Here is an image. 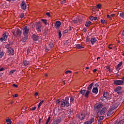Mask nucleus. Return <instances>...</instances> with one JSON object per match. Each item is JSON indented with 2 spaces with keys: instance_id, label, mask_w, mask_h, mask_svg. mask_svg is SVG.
Listing matches in <instances>:
<instances>
[{
  "instance_id": "f257e3e1",
  "label": "nucleus",
  "mask_w": 124,
  "mask_h": 124,
  "mask_svg": "<svg viewBox=\"0 0 124 124\" xmlns=\"http://www.w3.org/2000/svg\"><path fill=\"white\" fill-rule=\"evenodd\" d=\"M69 98H68V97H66L65 99H62L61 101L57 100L56 101V103L63 108L64 107H69V106H70V104L69 103Z\"/></svg>"
},
{
  "instance_id": "f03ea898",
  "label": "nucleus",
  "mask_w": 124,
  "mask_h": 124,
  "mask_svg": "<svg viewBox=\"0 0 124 124\" xmlns=\"http://www.w3.org/2000/svg\"><path fill=\"white\" fill-rule=\"evenodd\" d=\"M23 35H27L29 36V32H30V28L26 26L23 29L22 31Z\"/></svg>"
},
{
  "instance_id": "7ed1b4c3",
  "label": "nucleus",
  "mask_w": 124,
  "mask_h": 124,
  "mask_svg": "<svg viewBox=\"0 0 124 124\" xmlns=\"http://www.w3.org/2000/svg\"><path fill=\"white\" fill-rule=\"evenodd\" d=\"M114 85H116V86H122L124 84V80H113Z\"/></svg>"
},
{
  "instance_id": "20e7f679",
  "label": "nucleus",
  "mask_w": 124,
  "mask_h": 124,
  "mask_svg": "<svg viewBox=\"0 0 124 124\" xmlns=\"http://www.w3.org/2000/svg\"><path fill=\"white\" fill-rule=\"evenodd\" d=\"M41 28H42L41 22H37L36 26V30L37 31H38V32H41Z\"/></svg>"
},
{
  "instance_id": "39448f33",
  "label": "nucleus",
  "mask_w": 124,
  "mask_h": 124,
  "mask_svg": "<svg viewBox=\"0 0 124 124\" xmlns=\"http://www.w3.org/2000/svg\"><path fill=\"white\" fill-rule=\"evenodd\" d=\"M103 107V105L100 103H98L95 105L94 109H95V110L97 112V111H98L99 110H100V109H101V108H102Z\"/></svg>"
},
{
  "instance_id": "423d86ee",
  "label": "nucleus",
  "mask_w": 124,
  "mask_h": 124,
  "mask_svg": "<svg viewBox=\"0 0 124 124\" xmlns=\"http://www.w3.org/2000/svg\"><path fill=\"white\" fill-rule=\"evenodd\" d=\"M107 110V108H102V109L100 110V112L99 111H98L97 112L98 116H101V115H104V114H105V113L106 112Z\"/></svg>"
},
{
  "instance_id": "0eeeda50",
  "label": "nucleus",
  "mask_w": 124,
  "mask_h": 124,
  "mask_svg": "<svg viewBox=\"0 0 124 124\" xmlns=\"http://www.w3.org/2000/svg\"><path fill=\"white\" fill-rule=\"evenodd\" d=\"M21 8L23 9V10H26L27 9V4L24 1H23L21 4Z\"/></svg>"
},
{
  "instance_id": "6e6552de",
  "label": "nucleus",
  "mask_w": 124,
  "mask_h": 124,
  "mask_svg": "<svg viewBox=\"0 0 124 124\" xmlns=\"http://www.w3.org/2000/svg\"><path fill=\"white\" fill-rule=\"evenodd\" d=\"M78 119H79V120H84L86 117V114L83 113L79 114L78 115Z\"/></svg>"
},
{
  "instance_id": "1a4fd4ad",
  "label": "nucleus",
  "mask_w": 124,
  "mask_h": 124,
  "mask_svg": "<svg viewBox=\"0 0 124 124\" xmlns=\"http://www.w3.org/2000/svg\"><path fill=\"white\" fill-rule=\"evenodd\" d=\"M93 122H94V118L92 117L89 121L84 122V124H92Z\"/></svg>"
},
{
  "instance_id": "9d476101",
  "label": "nucleus",
  "mask_w": 124,
  "mask_h": 124,
  "mask_svg": "<svg viewBox=\"0 0 124 124\" xmlns=\"http://www.w3.org/2000/svg\"><path fill=\"white\" fill-rule=\"evenodd\" d=\"M39 39V36L37 35L33 34L32 35V40L33 41H35L36 42V41H38V40Z\"/></svg>"
},
{
  "instance_id": "9b49d317",
  "label": "nucleus",
  "mask_w": 124,
  "mask_h": 124,
  "mask_svg": "<svg viewBox=\"0 0 124 124\" xmlns=\"http://www.w3.org/2000/svg\"><path fill=\"white\" fill-rule=\"evenodd\" d=\"M16 37L21 36V35H22V31L20 30V29H17L16 30Z\"/></svg>"
},
{
  "instance_id": "f8f14e48",
  "label": "nucleus",
  "mask_w": 124,
  "mask_h": 124,
  "mask_svg": "<svg viewBox=\"0 0 124 124\" xmlns=\"http://www.w3.org/2000/svg\"><path fill=\"white\" fill-rule=\"evenodd\" d=\"M61 25H62V23L60 21H57L55 23V27H56V29L60 28L61 27Z\"/></svg>"
},
{
  "instance_id": "ddd939ff",
  "label": "nucleus",
  "mask_w": 124,
  "mask_h": 124,
  "mask_svg": "<svg viewBox=\"0 0 124 124\" xmlns=\"http://www.w3.org/2000/svg\"><path fill=\"white\" fill-rule=\"evenodd\" d=\"M90 41H91L92 45H93V44H94V43H95V42H98V41H97V39H96V38H95L94 37L92 38L91 39Z\"/></svg>"
},
{
  "instance_id": "4468645a",
  "label": "nucleus",
  "mask_w": 124,
  "mask_h": 124,
  "mask_svg": "<svg viewBox=\"0 0 124 124\" xmlns=\"http://www.w3.org/2000/svg\"><path fill=\"white\" fill-rule=\"evenodd\" d=\"M92 93H95V94H96L97 93H98V88L93 87L92 90Z\"/></svg>"
},
{
  "instance_id": "2eb2a0df",
  "label": "nucleus",
  "mask_w": 124,
  "mask_h": 124,
  "mask_svg": "<svg viewBox=\"0 0 124 124\" xmlns=\"http://www.w3.org/2000/svg\"><path fill=\"white\" fill-rule=\"evenodd\" d=\"M29 38V36L28 35H24V37L22 38V39L21 41L23 42V43H25L27 40H28V39Z\"/></svg>"
},
{
  "instance_id": "dca6fc26",
  "label": "nucleus",
  "mask_w": 124,
  "mask_h": 124,
  "mask_svg": "<svg viewBox=\"0 0 124 124\" xmlns=\"http://www.w3.org/2000/svg\"><path fill=\"white\" fill-rule=\"evenodd\" d=\"M8 53L10 55H12V56H14V48H11L10 49L8 50Z\"/></svg>"
},
{
  "instance_id": "f3484780",
  "label": "nucleus",
  "mask_w": 124,
  "mask_h": 124,
  "mask_svg": "<svg viewBox=\"0 0 124 124\" xmlns=\"http://www.w3.org/2000/svg\"><path fill=\"white\" fill-rule=\"evenodd\" d=\"M93 84H94V82H92L88 86V87L87 89V90H88V91H89V92H91V91H92V89H93Z\"/></svg>"
},
{
  "instance_id": "a211bd4d",
  "label": "nucleus",
  "mask_w": 124,
  "mask_h": 124,
  "mask_svg": "<svg viewBox=\"0 0 124 124\" xmlns=\"http://www.w3.org/2000/svg\"><path fill=\"white\" fill-rule=\"evenodd\" d=\"M2 38H3L4 41H5V40L7 39V33L6 32H5L3 34V36Z\"/></svg>"
},
{
  "instance_id": "6ab92c4d",
  "label": "nucleus",
  "mask_w": 124,
  "mask_h": 124,
  "mask_svg": "<svg viewBox=\"0 0 124 124\" xmlns=\"http://www.w3.org/2000/svg\"><path fill=\"white\" fill-rule=\"evenodd\" d=\"M121 90H122V87L121 86H118L114 90V92L115 93H117L118 92H120V91H121Z\"/></svg>"
},
{
  "instance_id": "aec40b11",
  "label": "nucleus",
  "mask_w": 124,
  "mask_h": 124,
  "mask_svg": "<svg viewBox=\"0 0 124 124\" xmlns=\"http://www.w3.org/2000/svg\"><path fill=\"white\" fill-rule=\"evenodd\" d=\"M76 47L77 48H78V49H83L84 48V46H82L80 44H78L76 45Z\"/></svg>"
},
{
  "instance_id": "412c9836",
  "label": "nucleus",
  "mask_w": 124,
  "mask_h": 124,
  "mask_svg": "<svg viewBox=\"0 0 124 124\" xmlns=\"http://www.w3.org/2000/svg\"><path fill=\"white\" fill-rule=\"evenodd\" d=\"M86 90L83 89V88H82V89L80 91V93L82 95H84V94H85V93H86Z\"/></svg>"
},
{
  "instance_id": "4be33fe9",
  "label": "nucleus",
  "mask_w": 124,
  "mask_h": 124,
  "mask_svg": "<svg viewBox=\"0 0 124 124\" xmlns=\"http://www.w3.org/2000/svg\"><path fill=\"white\" fill-rule=\"evenodd\" d=\"M103 95L106 99H107L108 98V93L107 92H104L103 94Z\"/></svg>"
},
{
  "instance_id": "5701e85b",
  "label": "nucleus",
  "mask_w": 124,
  "mask_h": 124,
  "mask_svg": "<svg viewBox=\"0 0 124 124\" xmlns=\"http://www.w3.org/2000/svg\"><path fill=\"white\" fill-rule=\"evenodd\" d=\"M90 91H89V90H87L86 92V93L84 94V96L85 97H86L87 98H88V97H89V94H90Z\"/></svg>"
},
{
  "instance_id": "b1692460",
  "label": "nucleus",
  "mask_w": 124,
  "mask_h": 124,
  "mask_svg": "<svg viewBox=\"0 0 124 124\" xmlns=\"http://www.w3.org/2000/svg\"><path fill=\"white\" fill-rule=\"evenodd\" d=\"M61 121H62L61 119H58L54 120V122L55 124H60V123H61Z\"/></svg>"
},
{
  "instance_id": "393cba45",
  "label": "nucleus",
  "mask_w": 124,
  "mask_h": 124,
  "mask_svg": "<svg viewBox=\"0 0 124 124\" xmlns=\"http://www.w3.org/2000/svg\"><path fill=\"white\" fill-rule=\"evenodd\" d=\"M30 63V62H29L27 60H24L23 61V64L25 66H27V65H29V64Z\"/></svg>"
},
{
  "instance_id": "a878e982",
  "label": "nucleus",
  "mask_w": 124,
  "mask_h": 124,
  "mask_svg": "<svg viewBox=\"0 0 124 124\" xmlns=\"http://www.w3.org/2000/svg\"><path fill=\"white\" fill-rule=\"evenodd\" d=\"M91 24H92V22L91 21H87L85 23V26L86 27H90L91 26Z\"/></svg>"
},
{
  "instance_id": "bb28decb",
  "label": "nucleus",
  "mask_w": 124,
  "mask_h": 124,
  "mask_svg": "<svg viewBox=\"0 0 124 124\" xmlns=\"http://www.w3.org/2000/svg\"><path fill=\"white\" fill-rule=\"evenodd\" d=\"M78 19H79V17H78V16H77V17L74 18V23L75 24H76V23H77V22H78Z\"/></svg>"
},
{
  "instance_id": "cd10ccee",
  "label": "nucleus",
  "mask_w": 124,
  "mask_h": 124,
  "mask_svg": "<svg viewBox=\"0 0 124 124\" xmlns=\"http://www.w3.org/2000/svg\"><path fill=\"white\" fill-rule=\"evenodd\" d=\"M41 21L42 22H43V23H44V24H45L46 25H48V23H47V20L42 19Z\"/></svg>"
},
{
  "instance_id": "c85d7f7f",
  "label": "nucleus",
  "mask_w": 124,
  "mask_h": 124,
  "mask_svg": "<svg viewBox=\"0 0 124 124\" xmlns=\"http://www.w3.org/2000/svg\"><path fill=\"white\" fill-rule=\"evenodd\" d=\"M4 54L3 53V51L0 52V59H1V58H2V57H3Z\"/></svg>"
},
{
  "instance_id": "c756f323",
  "label": "nucleus",
  "mask_w": 124,
  "mask_h": 124,
  "mask_svg": "<svg viewBox=\"0 0 124 124\" xmlns=\"http://www.w3.org/2000/svg\"><path fill=\"white\" fill-rule=\"evenodd\" d=\"M48 46L49 48H53L54 47V44L52 43H50L49 44Z\"/></svg>"
},
{
  "instance_id": "7c9ffc66",
  "label": "nucleus",
  "mask_w": 124,
  "mask_h": 124,
  "mask_svg": "<svg viewBox=\"0 0 124 124\" xmlns=\"http://www.w3.org/2000/svg\"><path fill=\"white\" fill-rule=\"evenodd\" d=\"M101 24H105L106 23V21L105 19H101L100 20Z\"/></svg>"
},
{
  "instance_id": "2f4dec72",
  "label": "nucleus",
  "mask_w": 124,
  "mask_h": 124,
  "mask_svg": "<svg viewBox=\"0 0 124 124\" xmlns=\"http://www.w3.org/2000/svg\"><path fill=\"white\" fill-rule=\"evenodd\" d=\"M120 16L121 17V18H124V12H121L120 13Z\"/></svg>"
},
{
  "instance_id": "473e14b6",
  "label": "nucleus",
  "mask_w": 124,
  "mask_h": 124,
  "mask_svg": "<svg viewBox=\"0 0 124 124\" xmlns=\"http://www.w3.org/2000/svg\"><path fill=\"white\" fill-rule=\"evenodd\" d=\"M9 45L8 44V45H6L5 47V48H6V49H7L8 50H9L10 49H11V47H9Z\"/></svg>"
},
{
  "instance_id": "72a5a7b5",
  "label": "nucleus",
  "mask_w": 124,
  "mask_h": 124,
  "mask_svg": "<svg viewBox=\"0 0 124 124\" xmlns=\"http://www.w3.org/2000/svg\"><path fill=\"white\" fill-rule=\"evenodd\" d=\"M73 101H74V97H71L70 98V103H73Z\"/></svg>"
},
{
  "instance_id": "f704fd0d",
  "label": "nucleus",
  "mask_w": 124,
  "mask_h": 124,
  "mask_svg": "<svg viewBox=\"0 0 124 124\" xmlns=\"http://www.w3.org/2000/svg\"><path fill=\"white\" fill-rule=\"evenodd\" d=\"M102 120H104V116H100L99 117L98 121H102Z\"/></svg>"
},
{
  "instance_id": "c9c22d12",
  "label": "nucleus",
  "mask_w": 124,
  "mask_h": 124,
  "mask_svg": "<svg viewBox=\"0 0 124 124\" xmlns=\"http://www.w3.org/2000/svg\"><path fill=\"white\" fill-rule=\"evenodd\" d=\"M122 64H123V62H120L119 64H118L117 67L120 68V67H121V66H122Z\"/></svg>"
},
{
  "instance_id": "e433bc0d",
  "label": "nucleus",
  "mask_w": 124,
  "mask_h": 124,
  "mask_svg": "<svg viewBox=\"0 0 124 124\" xmlns=\"http://www.w3.org/2000/svg\"><path fill=\"white\" fill-rule=\"evenodd\" d=\"M58 35H59V38H62V32L60 31L58 33Z\"/></svg>"
},
{
  "instance_id": "4c0bfd02",
  "label": "nucleus",
  "mask_w": 124,
  "mask_h": 124,
  "mask_svg": "<svg viewBox=\"0 0 124 124\" xmlns=\"http://www.w3.org/2000/svg\"><path fill=\"white\" fill-rule=\"evenodd\" d=\"M6 123H12V122L11 121V120H10V119H6Z\"/></svg>"
},
{
  "instance_id": "58836bf2",
  "label": "nucleus",
  "mask_w": 124,
  "mask_h": 124,
  "mask_svg": "<svg viewBox=\"0 0 124 124\" xmlns=\"http://www.w3.org/2000/svg\"><path fill=\"white\" fill-rule=\"evenodd\" d=\"M12 33L14 35V36H16L17 37V34H16V31H12Z\"/></svg>"
},
{
  "instance_id": "ea45409f",
  "label": "nucleus",
  "mask_w": 124,
  "mask_h": 124,
  "mask_svg": "<svg viewBox=\"0 0 124 124\" xmlns=\"http://www.w3.org/2000/svg\"><path fill=\"white\" fill-rule=\"evenodd\" d=\"M61 1L62 4H64V3H65V2H66V0H62Z\"/></svg>"
},
{
  "instance_id": "a19ab883",
  "label": "nucleus",
  "mask_w": 124,
  "mask_h": 124,
  "mask_svg": "<svg viewBox=\"0 0 124 124\" xmlns=\"http://www.w3.org/2000/svg\"><path fill=\"white\" fill-rule=\"evenodd\" d=\"M72 73V72L70 70H67L65 72V74H68V73Z\"/></svg>"
},
{
  "instance_id": "79ce46f5",
  "label": "nucleus",
  "mask_w": 124,
  "mask_h": 124,
  "mask_svg": "<svg viewBox=\"0 0 124 124\" xmlns=\"http://www.w3.org/2000/svg\"><path fill=\"white\" fill-rule=\"evenodd\" d=\"M46 15L48 17H51V15L50 14V13L47 12L46 14Z\"/></svg>"
},
{
  "instance_id": "37998d69",
  "label": "nucleus",
  "mask_w": 124,
  "mask_h": 124,
  "mask_svg": "<svg viewBox=\"0 0 124 124\" xmlns=\"http://www.w3.org/2000/svg\"><path fill=\"white\" fill-rule=\"evenodd\" d=\"M97 8H99V9H100V8H101V5L99 4L97 5Z\"/></svg>"
},
{
  "instance_id": "c03bdc74",
  "label": "nucleus",
  "mask_w": 124,
  "mask_h": 124,
  "mask_svg": "<svg viewBox=\"0 0 124 124\" xmlns=\"http://www.w3.org/2000/svg\"><path fill=\"white\" fill-rule=\"evenodd\" d=\"M19 16H20V17L21 18H23L24 16V14H23V13L20 14V15H19Z\"/></svg>"
},
{
  "instance_id": "a18cd8bd",
  "label": "nucleus",
  "mask_w": 124,
  "mask_h": 124,
  "mask_svg": "<svg viewBox=\"0 0 124 124\" xmlns=\"http://www.w3.org/2000/svg\"><path fill=\"white\" fill-rule=\"evenodd\" d=\"M116 108H117V107L114 108V107H112L109 110V111H110V112L111 111H113V110H115V109H116Z\"/></svg>"
},
{
  "instance_id": "49530a36",
  "label": "nucleus",
  "mask_w": 124,
  "mask_h": 124,
  "mask_svg": "<svg viewBox=\"0 0 124 124\" xmlns=\"http://www.w3.org/2000/svg\"><path fill=\"white\" fill-rule=\"evenodd\" d=\"M90 21H93V16H90Z\"/></svg>"
},
{
  "instance_id": "de8ad7c7",
  "label": "nucleus",
  "mask_w": 124,
  "mask_h": 124,
  "mask_svg": "<svg viewBox=\"0 0 124 124\" xmlns=\"http://www.w3.org/2000/svg\"><path fill=\"white\" fill-rule=\"evenodd\" d=\"M63 33H67L68 32V29H66L63 31Z\"/></svg>"
},
{
  "instance_id": "09e8293b",
  "label": "nucleus",
  "mask_w": 124,
  "mask_h": 124,
  "mask_svg": "<svg viewBox=\"0 0 124 124\" xmlns=\"http://www.w3.org/2000/svg\"><path fill=\"white\" fill-rule=\"evenodd\" d=\"M110 112H111V111L109 110V111H108V112L107 116H108V117H109V116H111V113H110Z\"/></svg>"
},
{
  "instance_id": "8fccbe9b",
  "label": "nucleus",
  "mask_w": 124,
  "mask_h": 124,
  "mask_svg": "<svg viewBox=\"0 0 124 124\" xmlns=\"http://www.w3.org/2000/svg\"><path fill=\"white\" fill-rule=\"evenodd\" d=\"M30 52H31V51L30 50V48L27 49V55H29V54H30Z\"/></svg>"
},
{
  "instance_id": "3c124183",
  "label": "nucleus",
  "mask_w": 124,
  "mask_h": 124,
  "mask_svg": "<svg viewBox=\"0 0 124 124\" xmlns=\"http://www.w3.org/2000/svg\"><path fill=\"white\" fill-rule=\"evenodd\" d=\"M14 72H15V70H13L10 71V74H13V73H14Z\"/></svg>"
},
{
  "instance_id": "603ef678",
  "label": "nucleus",
  "mask_w": 124,
  "mask_h": 124,
  "mask_svg": "<svg viewBox=\"0 0 124 124\" xmlns=\"http://www.w3.org/2000/svg\"><path fill=\"white\" fill-rule=\"evenodd\" d=\"M86 41L87 42H90V39L89 38V36L86 37Z\"/></svg>"
},
{
  "instance_id": "864d4df0",
  "label": "nucleus",
  "mask_w": 124,
  "mask_h": 124,
  "mask_svg": "<svg viewBox=\"0 0 124 124\" xmlns=\"http://www.w3.org/2000/svg\"><path fill=\"white\" fill-rule=\"evenodd\" d=\"M36 109V107H34L33 108H32L31 110L32 111H34Z\"/></svg>"
},
{
  "instance_id": "5fc2aeb1",
  "label": "nucleus",
  "mask_w": 124,
  "mask_h": 124,
  "mask_svg": "<svg viewBox=\"0 0 124 124\" xmlns=\"http://www.w3.org/2000/svg\"><path fill=\"white\" fill-rule=\"evenodd\" d=\"M50 120H51V117L49 116L47 120H46V122L49 123V122H50Z\"/></svg>"
},
{
  "instance_id": "6e6d98bb",
  "label": "nucleus",
  "mask_w": 124,
  "mask_h": 124,
  "mask_svg": "<svg viewBox=\"0 0 124 124\" xmlns=\"http://www.w3.org/2000/svg\"><path fill=\"white\" fill-rule=\"evenodd\" d=\"M96 20H97V17L96 16L93 17V21H96Z\"/></svg>"
},
{
  "instance_id": "4d7b16f0",
  "label": "nucleus",
  "mask_w": 124,
  "mask_h": 124,
  "mask_svg": "<svg viewBox=\"0 0 124 124\" xmlns=\"http://www.w3.org/2000/svg\"><path fill=\"white\" fill-rule=\"evenodd\" d=\"M13 87H15L16 88H18V86L15 84H13Z\"/></svg>"
},
{
  "instance_id": "13d9d810",
  "label": "nucleus",
  "mask_w": 124,
  "mask_h": 124,
  "mask_svg": "<svg viewBox=\"0 0 124 124\" xmlns=\"http://www.w3.org/2000/svg\"><path fill=\"white\" fill-rule=\"evenodd\" d=\"M3 70H4V68L1 67V68H0V72L3 71Z\"/></svg>"
},
{
  "instance_id": "bf43d9fd",
  "label": "nucleus",
  "mask_w": 124,
  "mask_h": 124,
  "mask_svg": "<svg viewBox=\"0 0 124 124\" xmlns=\"http://www.w3.org/2000/svg\"><path fill=\"white\" fill-rule=\"evenodd\" d=\"M117 93V94H122V92L121 91H118Z\"/></svg>"
},
{
  "instance_id": "052dcab7",
  "label": "nucleus",
  "mask_w": 124,
  "mask_h": 124,
  "mask_svg": "<svg viewBox=\"0 0 124 124\" xmlns=\"http://www.w3.org/2000/svg\"><path fill=\"white\" fill-rule=\"evenodd\" d=\"M43 102H44V100H43L42 101H41L39 103V104H40L41 105H42V104L43 103Z\"/></svg>"
},
{
  "instance_id": "680f3d73",
  "label": "nucleus",
  "mask_w": 124,
  "mask_h": 124,
  "mask_svg": "<svg viewBox=\"0 0 124 124\" xmlns=\"http://www.w3.org/2000/svg\"><path fill=\"white\" fill-rule=\"evenodd\" d=\"M14 97H18V94H15V95H13Z\"/></svg>"
},
{
  "instance_id": "e2e57ef3",
  "label": "nucleus",
  "mask_w": 124,
  "mask_h": 124,
  "mask_svg": "<svg viewBox=\"0 0 124 124\" xmlns=\"http://www.w3.org/2000/svg\"><path fill=\"white\" fill-rule=\"evenodd\" d=\"M9 45L10 46V45H13V42H10L9 43Z\"/></svg>"
},
{
  "instance_id": "0e129e2a",
  "label": "nucleus",
  "mask_w": 124,
  "mask_h": 124,
  "mask_svg": "<svg viewBox=\"0 0 124 124\" xmlns=\"http://www.w3.org/2000/svg\"><path fill=\"white\" fill-rule=\"evenodd\" d=\"M45 51H46V52H48V51H49L48 48H45Z\"/></svg>"
},
{
  "instance_id": "69168bd1",
  "label": "nucleus",
  "mask_w": 124,
  "mask_h": 124,
  "mask_svg": "<svg viewBox=\"0 0 124 124\" xmlns=\"http://www.w3.org/2000/svg\"><path fill=\"white\" fill-rule=\"evenodd\" d=\"M120 68L119 67H116V70H117V71H119V70H120Z\"/></svg>"
},
{
  "instance_id": "338daca9",
  "label": "nucleus",
  "mask_w": 124,
  "mask_h": 124,
  "mask_svg": "<svg viewBox=\"0 0 124 124\" xmlns=\"http://www.w3.org/2000/svg\"><path fill=\"white\" fill-rule=\"evenodd\" d=\"M98 124H101V121L98 120Z\"/></svg>"
},
{
  "instance_id": "774afa93",
  "label": "nucleus",
  "mask_w": 124,
  "mask_h": 124,
  "mask_svg": "<svg viewBox=\"0 0 124 124\" xmlns=\"http://www.w3.org/2000/svg\"><path fill=\"white\" fill-rule=\"evenodd\" d=\"M122 34L123 36H124V30L123 31Z\"/></svg>"
}]
</instances>
